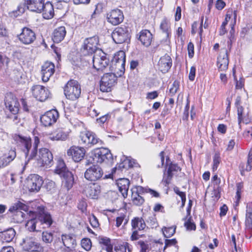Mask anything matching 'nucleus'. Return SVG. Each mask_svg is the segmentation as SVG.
<instances>
[{
  "mask_svg": "<svg viewBox=\"0 0 252 252\" xmlns=\"http://www.w3.org/2000/svg\"><path fill=\"white\" fill-rule=\"evenodd\" d=\"M165 237L169 238L175 233L176 226H173L169 227H164L162 229Z\"/></svg>",
  "mask_w": 252,
  "mask_h": 252,
  "instance_id": "47",
  "label": "nucleus"
},
{
  "mask_svg": "<svg viewBox=\"0 0 252 252\" xmlns=\"http://www.w3.org/2000/svg\"><path fill=\"white\" fill-rule=\"evenodd\" d=\"M129 184V180L126 178H120L117 181L119 190L124 198H126L127 196Z\"/></svg>",
  "mask_w": 252,
  "mask_h": 252,
  "instance_id": "30",
  "label": "nucleus"
},
{
  "mask_svg": "<svg viewBox=\"0 0 252 252\" xmlns=\"http://www.w3.org/2000/svg\"><path fill=\"white\" fill-rule=\"evenodd\" d=\"M41 71L42 81L44 82H48L55 72L54 63L51 62H45L42 65Z\"/></svg>",
  "mask_w": 252,
  "mask_h": 252,
  "instance_id": "20",
  "label": "nucleus"
},
{
  "mask_svg": "<svg viewBox=\"0 0 252 252\" xmlns=\"http://www.w3.org/2000/svg\"><path fill=\"white\" fill-rule=\"evenodd\" d=\"M85 164L90 165L84 173V177L87 180L96 181L101 178L103 174V170L98 165L95 164L94 158L87 159Z\"/></svg>",
  "mask_w": 252,
  "mask_h": 252,
  "instance_id": "2",
  "label": "nucleus"
},
{
  "mask_svg": "<svg viewBox=\"0 0 252 252\" xmlns=\"http://www.w3.org/2000/svg\"><path fill=\"white\" fill-rule=\"evenodd\" d=\"M33 147L30 155V158H35L37 154L38 146L40 143V140L37 136H35L33 138Z\"/></svg>",
  "mask_w": 252,
  "mask_h": 252,
  "instance_id": "44",
  "label": "nucleus"
},
{
  "mask_svg": "<svg viewBox=\"0 0 252 252\" xmlns=\"http://www.w3.org/2000/svg\"><path fill=\"white\" fill-rule=\"evenodd\" d=\"M28 211V207L25 204L18 202L11 206L9 209V211L13 213V219L14 221L17 223H21L24 221L26 214L22 211Z\"/></svg>",
  "mask_w": 252,
  "mask_h": 252,
  "instance_id": "11",
  "label": "nucleus"
},
{
  "mask_svg": "<svg viewBox=\"0 0 252 252\" xmlns=\"http://www.w3.org/2000/svg\"><path fill=\"white\" fill-rule=\"evenodd\" d=\"M229 59L228 51L226 48H222L217 58V66L219 71H225L228 69Z\"/></svg>",
  "mask_w": 252,
  "mask_h": 252,
  "instance_id": "19",
  "label": "nucleus"
},
{
  "mask_svg": "<svg viewBox=\"0 0 252 252\" xmlns=\"http://www.w3.org/2000/svg\"><path fill=\"white\" fill-rule=\"evenodd\" d=\"M53 161V158H36V163L38 167L47 168L52 165Z\"/></svg>",
  "mask_w": 252,
  "mask_h": 252,
  "instance_id": "41",
  "label": "nucleus"
},
{
  "mask_svg": "<svg viewBox=\"0 0 252 252\" xmlns=\"http://www.w3.org/2000/svg\"><path fill=\"white\" fill-rule=\"evenodd\" d=\"M180 88L179 82L175 80L169 90V95L172 97L175 95Z\"/></svg>",
  "mask_w": 252,
  "mask_h": 252,
  "instance_id": "49",
  "label": "nucleus"
},
{
  "mask_svg": "<svg viewBox=\"0 0 252 252\" xmlns=\"http://www.w3.org/2000/svg\"><path fill=\"white\" fill-rule=\"evenodd\" d=\"M85 57L83 54L81 56L79 53H76L70 56V61L71 63L75 66L84 65L85 63H88L87 62L88 59H85Z\"/></svg>",
  "mask_w": 252,
  "mask_h": 252,
  "instance_id": "36",
  "label": "nucleus"
},
{
  "mask_svg": "<svg viewBox=\"0 0 252 252\" xmlns=\"http://www.w3.org/2000/svg\"><path fill=\"white\" fill-rule=\"evenodd\" d=\"M86 196L92 199H96L100 192V186L96 184H90L84 189Z\"/></svg>",
  "mask_w": 252,
  "mask_h": 252,
  "instance_id": "25",
  "label": "nucleus"
},
{
  "mask_svg": "<svg viewBox=\"0 0 252 252\" xmlns=\"http://www.w3.org/2000/svg\"><path fill=\"white\" fill-rule=\"evenodd\" d=\"M43 184L42 178L37 174L31 176L27 182V186L31 191H38Z\"/></svg>",
  "mask_w": 252,
  "mask_h": 252,
  "instance_id": "21",
  "label": "nucleus"
},
{
  "mask_svg": "<svg viewBox=\"0 0 252 252\" xmlns=\"http://www.w3.org/2000/svg\"><path fill=\"white\" fill-rule=\"evenodd\" d=\"M153 39V34L149 30L144 29L139 32L138 39L144 46H149L152 43Z\"/></svg>",
  "mask_w": 252,
  "mask_h": 252,
  "instance_id": "27",
  "label": "nucleus"
},
{
  "mask_svg": "<svg viewBox=\"0 0 252 252\" xmlns=\"http://www.w3.org/2000/svg\"><path fill=\"white\" fill-rule=\"evenodd\" d=\"M24 12V9L22 6H18L16 10H14L11 12L9 13L10 16L11 17L16 18L18 16L21 15Z\"/></svg>",
  "mask_w": 252,
  "mask_h": 252,
  "instance_id": "57",
  "label": "nucleus"
},
{
  "mask_svg": "<svg viewBox=\"0 0 252 252\" xmlns=\"http://www.w3.org/2000/svg\"><path fill=\"white\" fill-rule=\"evenodd\" d=\"M90 222L93 227H97L99 226L98 220L94 215L90 217Z\"/></svg>",
  "mask_w": 252,
  "mask_h": 252,
  "instance_id": "60",
  "label": "nucleus"
},
{
  "mask_svg": "<svg viewBox=\"0 0 252 252\" xmlns=\"http://www.w3.org/2000/svg\"><path fill=\"white\" fill-rule=\"evenodd\" d=\"M31 92L33 97L41 102L51 97V93L49 89L42 85H33L31 88Z\"/></svg>",
  "mask_w": 252,
  "mask_h": 252,
  "instance_id": "12",
  "label": "nucleus"
},
{
  "mask_svg": "<svg viewBox=\"0 0 252 252\" xmlns=\"http://www.w3.org/2000/svg\"><path fill=\"white\" fill-rule=\"evenodd\" d=\"M66 34V30L64 26H62L55 28L51 34V38L54 43L62 42Z\"/></svg>",
  "mask_w": 252,
  "mask_h": 252,
  "instance_id": "26",
  "label": "nucleus"
},
{
  "mask_svg": "<svg viewBox=\"0 0 252 252\" xmlns=\"http://www.w3.org/2000/svg\"><path fill=\"white\" fill-rule=\"evenodd\" d=\"M118 78L115 73H105L101 78L99 88L102 92H111L117 83Z\"/></svg>",
  "mask_w": 252,
  "mask_h": 252,
  "instance_id": "9",
  "label": "nucleus"
},
{
  "mask_svg": "<svg viewBox=\"0 0 252 252\" xmlns=\"http://www.w3.org/2000/svg\"><path fill=\"white\" fill-rule=\"evenodd\" d=\"M15 231L12 228L0 232V237L3 241L11 242L15 236Z\"/></svg>",
  "mask_w": 252,
  "mask_h": 252,
  "instance_id": "38",
  "label": "nucleus"
},
{
  "mask_svg": "<svg viewBox=\"0 0 252 252\" xmlns=\"http://www.w3.org/2000/svg\"><path fill=\"white\" fill-rule=\"evenodd\" d=\"M172 65V60L167 54L161 57L158 63V69L162 73L168 72Z\"/></svg>",
  "mask_w": 252,
  "mask_h": 252,
  "instance_id": "22",
  "label": "nucleus"
},
{
  "mask_svg": "<svg viewBox=\"0 0 252 252\" xmlns=\"http://www.w3.org/2000/svg\"><path fill=\"white\" fill-rule=\"evenodd\" d=\"M59 118V113L56 109H51L40 117L41 124L44 126H50L56 123Z\"/></svg>",
  "mask_w": 252,
  "mask_h": 252,
  "instance_id": "15",
  "label": "nucleus"
},
{
  "mask_svg": "<svg viewBox=\"0 0 252 252\" xmlns=\"http://www.w3.org/2000/svg\"><path fill=\"white\" fill-rule=\"evenodd\" d=\"M106 19L108 23L117 26L123 22L124 16L121 10L115 8L107 13Z\"/></svg>",
  "mask_w": 252,
  "mask_h": 252,
  "instance_id": "17",
  "label": "nucleus"
},
{
  "mask_svg": "<svg viewBox=\"0 0 252 252\" xmlns=\"http://www.w3.org/2000/svg\"><path fill=\"white\" fill-rule=\"evenodd\" d=\"M252 158H248L247 161L246 163H241L239 166L241 174L242 176H245V171H250L252 169Z\"/></svg>",
  "mask_w": 252,
  "mask_h": 252,
  "instance_id": "42",
  "label": "nucleus"
},
{
  "mask_svg": "<svg viewBox=\"0 0 252 252\" xmlns=\"http://www.w3.org/2000/svg\"><path fill=\"white\" fill-rule=\"evenodd\" d=\"M158 158L156 161L157 163V166L158 168L164 167L165 168L168 167L167 175V176L163 177L162 182L166 186L170 183V181L173 177V171H178L180 170V167L176 164H174L171 161L170 158Z\"/></svg>",
  "mask_w": 252,
  "mask_h": 252,
  "instance_id": "5",
  "label": "nucleus"
},
{
  "mask_svg": "<svg viewBox=\"0 0 252 252\" xmlns=\"http://www.w3.org/2000/svg\"><path fill=\"white\" fill-rule=\"evenodd\" d=\"M38 222H39L36 219H31L27 222L26 227L30 231H36V225Z\"/></svg>",
  "mask_w": 252,
  "mask_h": 252,
  "instance_id": "46",
  "label": "nucleus"
},
{
  "mask_svg": "<svg viewBox=\"0 0 252 252\" xmlns=\"http://www.w3.org/2000/svg\"><path fill=\"white\" fill-rule=\"evenodd\" d=\"M138 163L134 158H124L119 164L115 167V169L123 170H127L129 168L138 167Z\"/></svg>",
  "mask_w": 252,
  "mask_h": 252,
  "instance_id": "29",
  "label": "nucleus"
},
{
  "mask_svg": "<svg viewBox=\"0 0 252 252\" xmlns=\"http://www.w3.org/2000/svg\"><path fill=\"white\" fill-rule=\"evenodd\" d=\"M112 37L117 44L129 42L131 34L129 27L124 25L116 27L112 33Z\"/></svg>",
  "mask_w": 252,
  "mask_h": 252,
  "instance_id": "6",
  "label": "nucleus"
},
{
  "mask_svg": "<svg viewBox=\"0 0 252 252\" xmlns=\"http://www.w3.org/2000/svg\"><path fill=\"white\" fill-rule=\"evenodd\" d=\"M147 223L152 228H156L158 226L157 219L154 215L149 217L147 220Z\"/></svg>",
  "mask_w": 252,
  "mask_h": 252,
  "instance_id": "52",
  "label": "nucleus"
},
{
  "mask_svg": "<svg viewBox=\"0 0 252 252\" xmlns=\"http://www.w3.org/2000/svg\"><path fill=\"white\" fill-rule=\"evenodd\" d=\"M237 11L236 10H233L232 8H228L225 14L224 20L222 22L227 24L233 15L234 21V24H235L237 18Z\"/></svg>",
  "mask_w": 252,
  "mask_h": 252,
  "instance_id": "43",
  "label": "nucleus"
},
{
  "mask_svg": "<svg viewBox=\"0 0 252 252\" xmlns=\"http://www.w3.org/2000/svg\"><path fill=\"white\" fill-rule=\"evenodd\" d=\"M235 82V90H241L245 86V79L243 77H240L239 80L237 79L234 80Z\"/></svg>",
  "mask_w": 252,
  "mask_h": 252,
  "instance_id": "58",
  "label": "nucleus"
},
{
  "mask_svg": "<svg viewBox=\"0 0 252 252\" xmlns=\"http://www.w3.org/2000/svg\"><path fill=\"white\" fill-rule=\"evenodd\" d=\"M160 29L166 35V38L169 39L171 36L170 23L167 18H164L160 24Z\"/></svg>",
  "mask_w": 252,
  "mask_h": 252,
  "instance_id": "37",
  "label": "nucleus"
},
{
  "mask_svg": "<svg viewBox=\"0 0 252 252\" xmlns=\"http://www.w3.org/2000/svg\"><path fill=\"white\" fill-rule=\"evenodd\" d=\"M244 108L242 106L238 107L237 115H238V121L239 127H241V124L244 123L248 124L251 122V119L249 118L248 115H244Z\"/></svg>",
  "mask_w": 252,
  "mask_h": 252,
  "instance_id": "39",
  "label": "nucleus"
},
{
  "mask_svg": "<svg viewBox=\"0 0 252 252\" xmlns=\"http://www.w3.org/2000/svg\"><path fill=\"white\" fill-rule=\"evenodd\" d=\"M128 244L127 243H126V245L118 246L115 248V251L116 252H126V248L128 247Z\"/></svg>",
  "mask_w": 252,
  "mask_h": 252,
  "instance_id": "64",
  "label": "nucleus"
},
{
  "mask_svg": "<svg viewBox=\"0 0 252 252\" xmlns=\"http://www.w3.org/2000/svg\"><path fill=\"white\" fill-rule=\"evenodd\" d=\"M55 172L63 178L68 189L72 186L74 182L73 176L72 173L67 169L64 161L62 158H58L57 165Z\"/></svg>",
  "mask_w": 252,
  "mask_h": 252,
  "instance_id": "8",
  "label": "nucleus"
},
{
  "mask_svg": "<svg viewBox=\"0 0 252 252\" xmlns=\"http://www.w3.org/2000/svg\"><path fill=\"white\" fill-rule=\"evenodd\" d=\"M131 225L132 230L137 231L143 230L146 226L145 220L140 217H135L131 221Z\"/></svg>",
  "mask_w": 252,
  "mask_h": 252,
  "instance_id": "35",
  "label": "nucleus"
},
{
  "mask_svg": "<svg viewBox=\"0 0 252 252\" xmlns=\"http://www.w3.org/2000/svg\"><path fill=\"white\" fill-rule=\"evenodd\" d=\"M12 138L14 144L22 153L21 156L27 158L32 148V140L30 136H24L21 134H12Z\"/></svg>",
  "mask_w": 252,
  "mask_h": 252,
  "instance_id": "1",
  "label": "nucleus"
},
{
  "mask_svg": "<svg viewBox=\"0 0 252 252\" xmlns=\"http://www.w3.org/2000/svg\"><path fill=\"white\" fill-rule=\"evenodd\" d=\"M42 12L43 17L45 19H51L54 16V9L52 3L49 1L44 3Z\"/></svg>",
  "mask_w": 252,
  "mask_h": 252,
  "instance_id": "33",
  "label": "nucleus"
},
{
  "mask_svg": "<svg viewBox=\"0 0 252 252\" xmlns=\"http://www.w3.org/2000/svg\"><path fill=\"white\" fill-rule=\"evenodd\" d=\"M66 153L68 157L71 158H85L87 151L83 147L72 145L67 150Z\"/></svg>",
  "mask_w": 252,
  "mask_h": 252,
  "instance_id": "24",
  "label": "nucleus"
},
{
  "mask_svg": "<svg viewBox=\"0 0 252 252\" xmlns=\"http://www.w3.org/2000/svg\"><path fill=\"white\" fill-rule=\"evenodd\" d=\"M185 226L188 230H195L196 229L195 224L189 220L185 222Z\"/></svg>",
  "mask_w": 252,
  "mask_h": 252,
  "instance_id": "63",
  "label": "nucleus"
},
{
  "mask_svg": "<svg viewBox=\"0 0 252 252\" xmlns=\"http://www.w3.org/2000/svg\"><path fill=\"white\" fill-rule=\"evenodd\" d=\"M132 200L133 203L137 206H140L144 202V199L140 196L137 192L132 193Z\"/></svg>",
  "mask_w": 252,
  "mask_h": 252,
  "instance_id": "45",
  "label": "nucleus"
},
{
  "mask_svg": "<svg viewBox=\"0 0 252 252\" xmlns=\"http://www.w3.org/2000/svg\"><path fill=\"white\" fill-rule=\"evenodd\" d=\"M40 221L42 223L46 224L47 227H50L53 223V220L49 214H44L41 217Z\"/></svg>",
  "mask_w": 252,
  "mask_h": 252,
  "instance_id": "48",
  "label": "nucleus"
},
{
  "mask_svg": "<svg viewBox=\"0 0 252 252\" xmlns=\"http://www.w3.org/2000/svg\"><path fill=\"white\" fill-rule=\"evenodd\" d=\"M111 117V114L109 113H107L97 118L96 122L99 125L104 124L105 123L108 122L110 120Z\"/></svg>",
  "mask_w": 252,
  "mask_h": 252,
  "instance_id": "54",
  "label": "nucleus"
},
{
  "mask_svg": "<svg viewBox=\"0 0 252 252\" xmlns=\"http://www.w3.org/2000/svg\"><path fill=\"white\" fill-rule=\"evenodd\" d=\"M226 5L225 2L223 0H217L216 2V8L219 10H222Z\"/></svg>",
  "mask_w": 252,
  "mask_h": 252,
  "instance_id": "62",
  "label": "nucleus"
},
{
  "mask_svg": "<svg viewBox=\"0 0 252 252\" xmlns=\"http://www.w3.org/2000/svg\"><path fill=\"white\" fill-rule=\"evenodd\" d=\"M78 138L79 143L86 148H91L96 144L101 142V140L96 134L90 130L81 131Z\"/></svg>",
  "mask_w": 252,
  "mask_h": 252,
  "instance_id": "7",
  "label": "nucleus"
},
{
  "mask_svg": "<svg viewBox=\"0 0 252 252\" xmlns=\"http://www.w3.org/2000/svg\"><path fill=\"white\" fill-rule=\"evenodd\" d=\"M42 240L45 243H51L53 240V234L48 231H43L42 233Z\"/></svg>",
  "mask_w": 252,
  "mask_h": 252,
  "instance_id": "50",
  "label": "nucleus"
},
{
  "mask_svg": "<svg viewBox=\"0 0 252 252\" xmlns=\"http://www.w3.org/2000/svg\"><path fill=\"white\" fill-rule=\"evenodd\" d=\"M113 62L115 63L116 68H118L123 74L125 70L126 53L120 50L116 52L113 57Z\"/></svg>",
  "mask_w": 252,
  "mask_h": 252,
  "instance_id": "23",
  "label": "nucleus"
},
{
  "mask_svg": "<svg viewBox=\"0 0 252 252\" xmlns=\"http://www.w3.org/2000/svg\"><path fill=\"white\" fill-rule=\"evenodd\" d=\"M44 0H27L25 1L29 10L37 13L41 12Z\"/></svg>",
  "mask_w": 252,
  "mask_h": 252,
  "instance_id": "28",
  "label": "nucleus"
},
{
  "mask_svg": "<svg viewBox=\"0 0 252 252\" xmlns=\"http://www.w3.org/2000/svg\"><path fill=\"white\" fill-rule=\"evenodd\" d=\"M93 158H113L110 150L106 148H99L92 151Z\"/></svg>",
  "mask_w": 252,
  "mask_h": 252,
  "instance_id": "34",
  "label": "nucleus"
},
{
  "mask_svg": "<svg viewBox=\"0 0 252 252\" xmlns=\"http://www.w3.org/2000/svg\"><path fill=\"white\" fill-rule=\"evenodd\" d=\"M22 246L26 251L38 252L41 250L40 245L35 241V238L32 236H27L24 238Z\"/></svg>",
  "mask_w": 252,
  "mask_h": 252,
  "instance_id": "18",
  "label": "nucleus"
},
{
  "mask_svg": "<svg viewBox=\"0 0 252 252\" xmlns=\"http://www.w3.org/2000/svg\"><path fill=\"white\" fill-rule=\"evenodd\" d=\"M97 239L99 243L103 246L104 247V249H105L107 252H113V245L111 244L110 238L107 237L100 236Z\"/></svg>",
  "mask_w": 252,
  "mask_h": 252,
  "instance_id": "40",
  "label": "nucleus"
},
{
  "mask_svg": "<svg viewBox=\"0 0 252 252\" xmlns=\"http://www.w3.org/2000/svg\"><path fill=\"white\" fill-rule=\"evenodd\" d=\"M39 158H53L51 152L47 148H42L39 150Z\"/></svg>",
  "mask_w": 252,
  "mask_h": 252,
  "instance_id": "51",
  "label": "nucleus"
},
{
  "mask_svg": "<svg viewBox=\"0 0 252 252\" xmlns=\"http://www.w3.org/2000/svg\"><path fill=\"white\" fill-rule=\"evenodd\" d=\"M81 246L86 251H89L92 247V242L90 239L84 238L81 241Z\"/></svg>",
  "mask_w": 252,
  "mask_h": 252,
  "instance_id": "56",
  "label": "nucleus"
},
{
  "mask_svg": "<svg viewBox=\"0 0 252 252\" xmlns=\"http://www.w3.org/2000/svg\"><path fill=\"white\" fill-rule=\"evenodd\" d=\"M71 132V130L68 122L60 124L51 134V139L55 140H66L69 137Z\"/></svg>",
  "mask_w": 252,
  "mask_h": 252,
  "instance_id": "10",
  "label": "nucleus"
},
{
  "mask_svg": "<svg viewBox=\"0 0 252 252\" xmlns=\"http://www.w3.org/2000/svg\"><path fill=\"white\" fill-rule=\"evenodd\" d=\"M62 240L67 252L72 251L74 249L76 243L75 239L73 237L67 235H62Z\"/></svg>",
  "mask_w": 252,
  "mask_h": 252,
  "instance_id": "32",
  "label": "nucleus"
},
{
  "mask_svg": "<svg viewBox=\"0 0 252 252\" xmlns=\"http://www.w3.org/2000/svg\"><path fill=\"white\" fill-rule=\"evenodd\" d=\"M17 37L23 44L29 45L34 42L36 36L35 32L32 29L25 27L22 29L21 32L17 35Z\"/></svg>",
  "mask_w": 252,
  "mask_h": 252,
  "instance_id": "13",
  "label": "nucleus"
},
{
  "mask_svg": "<svg viewBox=\"0 0 252 252\" xmlns=\"http://www.w3.org/2000/svg\"><path fill=\"white\" fill-rule=\"evenodd\" d=\"M4 105L10 113H19L20 104L18 98L13 93L10 92L6 94Z\"/></svg>",
  "mask_w": 252,
  "mask_h": 252,
  "instance_id": "14",
  "label": "nucleus"
},
{
  "mask_svg": "<svg viewBox=\"0 0 252 252\" xmlns=\"http://www.w3.org/2000/svg\"><path fill=\"white\" fill-rule=\"evenodd\" d=\"M10 115L7 116V118L8 119H12L13 121L15 123H18L20 119L18 116V113H10Z\"/></svg>",
  "mask_w": 252,
  "mask_h": 252,
  "instance_id": "61",
  "label": "nucleus"
},
{
  "mask_svg": "<svg viewBox=\"0 0 252 252\" xmlns=\"http://www.w3.org/2000/svg\"><path fill=\"white\" fill-rule=\"evenodd\" d=\"M188 53L189 57L190 59L193 58L194 54V45L191 42H189L188 44Z\"/></svg>",
  "mask_w": 252,
  "mask_h": 252,
  "instance_id": "59",
  "label": "nucleus"
},
{
  "mask_svg": "<svg viewBox=\"0 0 252 252\" xmlns=\"http://www.w3.org/2000/svg\"><path fill=\"white\" fill-rule=\"evenodd\" d=\"M174 104V100L173 98H170L168 101L169 108L163 109L161 115H163L164 116L168 114L171 110L173 108V106Z\"/></svg>",
  "mask_w": 252,
  "mask_h": 252,
  "instance_id": "55",
  "label": "nucleus"
},
{
  "mask_svg": "<svg viewBox=\"0 0 252 252\" xmlns=\"http://www.w3.org/2000/svg\"><path fill=\"white\" fill-rule=\"evenodd\" d=\"M93 61V67L97 71L102 72L108 65L109 60L107 58L105 53H102V55H96L92 57L91 60Z\"/></svg>",
  "mask_w": 252,
  "mask_h": 252,
  "instance_id": "16",
  "label": "nucleus"
},
{
  "mask_svg": "<svg viewBox=\"0 0 252 252\" xmlns=\"http://www.w3.org/2000/svg\"><path fill=\"white\" fill-rule=\"evenodd\" d=\"M234 25L235 24H233L231 25V29L229 31L230 36H229V40L227 41L228 47L229 48V49H230L231 48L232 43L234 39Z\"/></svg>",
  "mask_w": 252,
  "mask_h": 252,
  "instance_id": "53",
  "label": "nucleus"
},
{
  "mask_svg": "<svg viewBox=\"0 0 252 252\" xmlns=\"http://www.w3.org/2000/svg\"><path fill=\"white\" fill-rule=\"evenodd\" d=\"M245 225L246 229L252 231V202L247 204Z\"/></svg>",
  "mask_w": 252,
  "mask_h": 252,
  "instance_id": "31",
  "label": "nucleus"
},
{
  "mask_svg": "<svg viewBox=\"0 0 252 252\" xmlns=\"http://www.w3.org/2000/svg\"><path fill=\"white\" fill-rule=\"evenodd\" d=\"M98 44L99 39L96 36L87 38L84 40L81 51L84 56L89 58L87 59V62L91 61L92 55L98 48Z\"/></svg>",
  "mask_w": 252,
  "mask_h": 252,
  "instance_id": "4",
  "label": "nucleus"
},
{
  "mask_svg": "<svg viewBox=\"0 0 252 252\" xmlns=\"http://www.w3.org/2000/svg\"><path fill=\"white\" fill-rule=\"evenodd\" d=\"M63 92L67 99L75 101L81 95V85L77 81L74 79H70L64 86Z\"/></svg>",
  "mask_w": 252,
  "mask_h": 252,
  "instance_id": "3",
  "label": "nucleus"
}]
</instances>
